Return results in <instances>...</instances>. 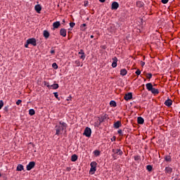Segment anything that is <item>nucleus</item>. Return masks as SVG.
Masks as SVG:
<instances>
[{"label": "nucleus", "instance_id": "nucleus-1", "mask_svg": "<svg viewBox=\"0 0 180 180\" xmlns=\"http://www.w3.org/2000/svg\"><path fill=\"white\" fill-rule=\"evenodd\" d=\"M96 165H98V163H96V162L94 161L91 162V169L89 171V174H91V175H94V174H95V172L96 171Z\"/></svg>", "mask_w": 180, "mask_h": 180}, {"label": "nucleus", "instance_id": "nucleus-2", "mask_svg": "<svg viewBox=\"0 0 180 180\" xmlns=\"http://www.w3.org/2000/svg\"><path fill=\"white\" fill-rule=\"evenodd\" d=\"M56 135L60 136L63 131H64V127H60L59 125L56 126Z\"/></svg>", "mask_w": 180, "mask_h": 180}, {"label": "nucleus", "instance_id": "nucleus-3", "mask_svg": "<svg viewBox=\"0 0 180 180\" xmlns=\"http://www.w3.org/2000/svg\"><path fill=\"white\" fill-rule=\"evenodd\" d=\"M91 134H92V130L91 128L86 127L83 133V136H86V137H91Z\"/></svg>", "mask_w": 180, "mask_h": 180}, {"label": "nucleus", "instance_id": "nucleus-4", "mask_svg": "<svg viewBox=\"0 0 180 180\" xmlns=\"http://www.w3.org/2000/svg\"><path fill=\"white\" fill-rule=\"evenodd\" d=\"M26 43H27V44H32V46H37V43L36 41V39L34 38H30L27 40Z\"/></svg>", "mask_w": 180, "mask_h": 180}, {"label": "nucleus", "instance_id": "nucleus-5", "mask_svg": "<svg viewBox=\"0 0 180 180\" xmlns=\"http://www.w3.org/2000/svg\"><path fill=\"white\" fill-rule=\"evenodd\" d=\"M35 165H36V162H34L33 161L30 162L29 164L26 167L27 171H30L31 169H33V168H34Z\"/></svg>", "mask_w": 180, "mask_h": 180}, {"label": "nucleus", "instance_id": "nucleus-6", "mask_svg": "<svg viewBox=\"0 0 180 180\" xmlns=\"http://www.w3.org/2000/svg\"><path fill=\"white\" fill-rule=\"evenodd\" d=\"M108 115L105 114L103 115L101 117H98V122H99V125L101 124V123H103L105 122V119H107Z\"/></svg>", "mask_w": 180, "mask_h": 180}, {"label": "nucleus", "instance_id": "nucleus-7", "mask_svg": "<svg viewBox=\"0 0 180 180\" xmlns=\"http://www.w3.org/2000/svg\"><path fill=\"white\" fill-rule=\"evenodd\" d=\"M112 153L115 155L117 154V155H123V151L120 149H112Z\"/></svg>", "mask_w": 180, "mask_h": 180}, {"label": "nucleus", "instance_id": "nucleus-8", "mask_svg": "<svg viewBox=\"0 0 180 180\" xmlns=\"http://www.w3.org/2000/svg\"><path fill=\"white\" fill-rule=\"evenodd\" d=\"M131 98H133V94H131V92H129L124 95V99L125 101H130V99H131Z\"/></svg>", "mask_w": 180, "mask_h": 180}, {"label": "nucleus", "instance_id": "nucleus-9", "mask_svg": "<svg viewBox=\"0 0 180 180\" xmlns=\"http://www.w3.org/2000/svg\"><path fill=\"white\" fill-rule=\"evenodd\" d=\"M78 54L81 55L79 56V58H81L82 60H85V57H86V56L85 55V52H84L83 49H80V51L78 53Z\"/></svg>", "mask_w": 180, "mask_h": 180}, {"label": "nucleus", "instance_id": "nucleus-10", "mask_svg": "<svg viewBox=\"0 0 180 180\" xmlns=\"http://www.w3.org/2000/svg\"><path fill=\"white\" fill-rule=\"evenodd\" d=\"M117 8H119V3H117L116 1L112 2V6H111V9H112V11L113 10L116 11V9H117Z\"/></svg>", "mask_w": 180, "mask_h": 180}, {"label": "nucleus", "instance_id": "nucleus-11", "mask_svg": "<svg viewBox=\"0 0 180 180\" xmlns=\"http://www.w3.org/2000/svg\"><path fill=\"white\" fill-rule=\"evenodd\" d=\"M112 68H116V67H117V58L115 57L112 58Z\"/></svg>", "mask_w": 180, "mask_h": 180}, {"label": "nucleus", "instance_id": "nucleus-12", "mask_svg": "<svg viewBox=\"0 0 180 180\" xmlns=\"http://www.w3.org/2000/svg\"><path fill=\"white\" fill-rule=\"evenodd\" d=\"M60 36H63V37H65V36H67V30L64 28L60 29Z\"/></svg>", "mask_w": 180, "mask_h": 180}, {"label": "nucleus", "instance_id": "nucleus-13", "mask_svg": "<svg viewBox=\"0 0 180 180\" xmlns=\"http://www.w3.org/2000/svg\"><path fill=\"white\" fill-rule=\"evenodd\" d=\"M165 105L169 108V106H172V100L168 98L165 102Z\"/></svg>", "mask_w": 180, "mask_h": 180}, {"label": "nucleus", "instance_id": "nucleus-14", "mask_svg": "<svg viewBox=\"0 0 180 180\" xmlns=\"http://www.w3.org/2000/svg\"><path fill=\"white\" fill-rule=\"evenodd\" d=\"M119 127H122V122L117 121L114 123V128L115 129H119Z\"/></svg>", "mask_w": 180, "mask_h": 180}, {"label": "nucleus", "instance_id": "nucleus-15", "mask_svg": "<svg viewBox=\"0 0 180 180\" xmlns=\"http://www.w3.org/2000/svg\"><path fill=\"white\" fill-rule=\"evenodd\" d=\"M34 9L37 13H40L41 11V6H40V4H37L34 6Z\"/></svg>", "mask_w": 180, "mask_h": 180}, {"label": "nucleus", "instance_id": "nucleus-16", "mask_svg": "<svg viewBox=\"0 0 180 180\" xmlns=\"http://www.w3.org/2000/svg\"><path fill=\"white\" fill-rule=\"evenodd\" d=\"M61 23H60V21H56L53 23V29H58L60 27Z\"/></svg>", "mask_w": 180, "mask_h": 180}, {"label": "nucleus", "instance_id": "nucleus-17", "mask_svg": "<svg viewBox=\"0 0 180 180\" xmlns=\"http://www.w3.org/2000/svg\"><path fill=\"white\" fill-rule=\"evenodd\" d=\"M146 89H148V91H149L150 92L151 91H153V84H151V83H147L146 84Z\"/></svg>", "mask_w": 180, "mask_h": 180}, {"label": "nucleus", "instance_id": "nucleus-18", "mask_svg": "<svg viewBox=\"0 0 180 180\" xmlns=\"http://www.w3.org/2000/svg\"><path fill=\"white\" fill-rule=\"evenodd\" d=\"M137 122L139 124H144V118L142 117H138Z\"/></svg>", "mask_w": 180, "mask_h": 180}, {"label": "nucleus", "instance_id": "nucleus-19", "mask_svg": "<svg viewBox=\"0 0 180 180\" xmlns=\"http://www.w3.org/2000/svg\"><path fill=\"white\" fill-rule=\"evenodd\" d=\"M43 34L45 39H49V37H50V32H49L47 30H44Z\"/></svg>", "mask_w": 180, "mask_h": 180}, {"label": "nucleus", "instance_id": "nucleus-20", "mask_svg": "<svg viewBox=\"0 0 180 180\" xmlns=\"http://www.w3.org/2000/svg\"><path fill=\"white\" fill-rule=\"evenodd\" d=\"M150 92L152 94H153L154 95H158V94H160V91H158V89H155L154 87H153L152 90L150 91Z\"/></svg>", "mask_w": 180, "mask_h": 180}, {"label": "nucleus", "instance_id": "nucleus-21", "mask_svg": "<svg viewBox=\"0 0 180 180\" xmlns=\"http://www.w3.org/2000/svg\"><path fill=\"white\" fill-rule=\"evenodd\" d=\"M77 160H78V155H77L76 154L72 155L71 157V161H72V162H75Z\"/></svg>", "mask_w": 180, "mask_h": 180}, {"label": "nucleus", "instance_id": "nucleus-22", "mask_svg": "<svg viewBox=\"0 0 180 180\" xmlns=\"http://www.w3.org/2000/svg\"><path fill=\"white\" fill-rule=\"evenodd\" d=\"M165 172L166 174H172V168L169 167H167L165 168Z\"/></svg>", "mask_w": 180, "mask_h": 180}, {"label": "nucleus", "instance_id": "nucleus-23", "mask_svg": "<svg viewBox=\"0 0 180 180\" xmlns=\"http://www.w3.org/2000/svg\"><path fill=\"white\" fill-rule=\"evenodd\" d=\"M23 169H25V167H23L22 165L19 164V165L17 166L16 171H23Z\"/></svg>", "mask_w": 180, "mask_h": 180}, {"label": "nucleus", "instance_id": "nucleus-24", "mask_svg": "<svg viewBox=\"0 0 180 180\" xmlns=\"http://www.w3.org/2000/svg\"><path fill=\"white\" fill-rule=\"evenodd\" d=\"M136 6L138 8H143L144 6V3H143V1H137Z\"/></svg>", "mask_w": 180, "mask_h": 180}, {"label": "nucleus", "instance_id": "nucleus-25", "mask_svg": "<svg viewBox=\"0 0 180 180\" xmlns=\"http://www.w3.org/2000/svg\"><path fill=\"white\" fill-rule=\"evenodd\" d=\"M127 70L126 69H122L120 70V75H122V77H124V75H127Z\"/></svg>", "mask_w": 180, "mask_h": 180}, {"label": "nucleus", "instance_id": "nucleus-26", "mask_svg": "<svg viewBox=\"0 0 180 180\" xmlns=\"http://www.w3.org/2000/svg\"><path fill=\"white\" fill-rule=\"evenodd\" d=\"M59 124H60V125H59L60 127H63V129H66L67 128V124L65 123V122H62V121H60V122H59Z\"/></svg>", "mask_w": 180, "mask_h": 180}, {"label": "nucleus", "instance_id": "nucleus-27", "mask_svg": "<svg viewBox=\"0 0 180 180\" xmlns=\"http://www.w3.org/2000/svg\"><path fill=\"white\" fill-rule=\"evenodd\" d=\"M58 84H53L50 86V88H52V89H58Z\"/></svg>", "mask_w": 180, "mask_h": 180}, {"label": "nucleus", "instance_id": "nucleus-28", "mask_svg": "<svg viewBox=\"0 0 180 180\" xmlns=\"http://www.w3.org/2000/svg\"><path fill=\"white\" fill-rule=\"evenodd\" d=\"M93 153L96 157H99V155H101V151L98 150H95Z\"/></svg>", "mask_w": 180, "mask_h": 180}, {"label": "nucleus", "instance_id": "nucleus-29", "mask_svg": "<svg viewBox=\"0 0 180 180\" xmlns=\"http://www.w3.org/2000/svg\"><path fill=\"white\" fill-rule=\"evenodd\" d=\"M35 113H36V111H34V109H30L29 110V115L30 116H34V115H35Z\"/></svg>", "mask_w": 180, "mask_h": 180}, {"label": "nucleus", "instance_id": "nucleus-30", "mask_svg": "<svg viewBox=\"0 0 180 180\" xmlns=\"http://www.w3.org/2000/svg\"><path fill=\"white\" fill-rule=\"evenodd\" d=\"M110 106H112V108H116L117 106V104H116V102L115 101H111L110 102Z\"/></svg>", "mask_w": 180, "mask_h": 180}, {"label": "nucleus", "instance_id": "nucleus-31", "mask_svg": "<svg viewBox=\"0 0 180 180\" xmlns=\"http://www.w3.org/2000/svg\"><path fill=\"white\" fill-rule=\"evenodd\" d=\"M146 169L148 171V172H151L153 171V166L150 165H147Z\"/></svg>", "mask_w": 180, "mask_h": 180}, {"label": "nucleus", "instance_id": "nucleus-32", "mask_svg": "<svg viewBox=\"0 0 180 180\" xmlns=\"http://www.w3.org/2000/svg\"><path fill=\"white\" fill-rule=\"evenodd\" d=\"M52 68H53V70H58V65H57L56 63H53L52 64Z\"/></svg>", "mask_w": 180, "mask_h": 180}, {"label": "nucleus", "instance_id": "nucleus-33", "mask_svg": "<svg viewBox=\"0 0 180 180\" xmlns=\"http://www.w3.org/2000/svg\"><path fill=\"white\" fill-rule=\"evenodd\" d=\"M165 161H167V162H171V156L169 155L166 156Z\"/></svg>", "mask_w": 180, "mask_h": 180}, {"label": "nucleus", "instance_id": "nucleus-34", "mask_svg": "<svg viewBox=\"0 0 180 180\" xmlns=\"http://www.w3.org/2000/svg\"><path fill=\"white\" fill-rule=\"evenodd\" d=\"M146 78H148V79H151V78H153V74L151 73H148L146 75Z\"/></svg>", "mask_w": 180, "mask_h": 180}, {"label": "nucleus", "instance_id": "nucleus-35", "mask_svg": "<svg viewBox=\"0 0 180 180\" xmlns=\"http://www.w3.org/2000/svg\"><path fill=\"white\" fill-rule=\"evenodd\" d=\"M75 64H76L77 67H79V65H81V62H79V60H77L75 61Z\"/></svg>", "mask_w": 180, "mask_h": 180}, {"label": "nucleus", "instance_id": "nucleus-36", "mask_svg": "<svg viewBox=\"0 0 180 180\" xmlns=\"http://www.w3.org/2000/svg\"><path fill=\"white\" fill-rule=\"evenodd\" d=\"M44 85L45 86H47L48 88H50V86H51L50 84L46 81L44 82Z\"/></svg>", "mask_w": 180, "mask_h": 180}, {"label": "nucleus", "instance_id": "nucleus-37", "mask_svg": "<svg viewBox=\"0 0 180 180\" xmlns=\"http://www.w3.org/2000/svg\"><path fill=\"white\" fill-rule=\"evenodd\" d=\"M53 95H54L55 98H56V99H58V101H60V98L58 97V92L53 93Z\"/></svg>", "mask_w": 180, "mask_h": 180}, {"label": "nucleus", "instance_id": "nucleus-38", "mask_svg": "<svg viewBox=\"0 0 180 180\" xmlns=\"http://www.w3.org/2000/svg\"><path fill=\"white\" fill-rule=\"evenodd\" d=\"M140 155H136V156H134V160L135 161H140Z\"/></svg>", "mask_w": 180, "mask_h": 180}, {"label": "nucleus", "instance_id": "nucleus-39", "mask_svg": "<svg viewBox=\"0 0 180 180\" xmlns=\"http://www.w3.org/2000/svg\"><path fill=\"white\" fill-rule=\"evenodd\" d=\"M4 108V101L1 100L0 101V110Z\"/></svg>", "mask_w": 180, "mask_h": 180}, {"label": "nucleus", "instance_id": "nucleus-40", "mask_svg": "<svg viewBox=\"0 0 180 180\" xmlns=\"http://www.w3.org/2000/svg\"><path fill=\"white\" fill-rule=\"evenodd\" d=\"M4 112H8V110H9V105H7V106L4 107Z\"/></svg>", "mask_w": 180, "mask_h": 180}, {"label": "nucleus", "instance_id": "nucleus-41", "mask_svg": "<svg viewBox=\"0 0 180 180\" xmlns=\"http://www.w3.org/2000/svg\"><path fill=\"white\" fill-rule=\"evenodd\" d=\"M135 74H136V75H140V74H141V71L138 69L136 72H135Z\"/></svg>", "mask_w": 180, "mask_h": 180}, {"label": "nucleus", "instance_id": "nucleus-42", "mask_svg": "<svg viewBox=\"0 0 180 180\" xmlns=\"http://www.w3.org/2000/svg\"><path fill=\"white\" fill-rule=\"evenodd\" d=\"M118 134H120V136H123V131L122 129H119L117 131Z\"/></svg>", "mask_w": 180, "mask_h": 180}, {"label": "nucleus", "instance_id": "nucleus-43", "mask_svg": "<svg viewBox=\"0 0 180 180\" xmlns=\"http://www.w3.org/2000/svg\"><path fill=\"white\" fill-rule=\"evenodd\" d=\"M20 103H22V100H18L16 102V105H18V106H19V105H20Z\"/></svg>", "mask_w": 180, "mask_h": 180}, {"label": "nucleus", "instance_id": "nucleus-44", "mask_svg": "<svg viewBox=\"0 0 180 180\" xmlns=\"http://www.w3.org/2000/svg\"><path fill=\"white\" fill-rule=\"evenodd\" d=\"M168 1H169V0H162L161 1V2H162V4H168Z\"/></svg>", "mask_w": 180, "mask_h": 180}, {"label": "nucleus", "instance_id": "nucleus-45", "mask_svg": "<svg viewBox=\"0 0 180 180\" xmlns=\"http://www.w3.org/2000/svg\"><path fill=\"white\" fill-rule=\"evenodd\" d=\"M70 27H74L75 26V22H70Z\"/></svg>", "mask_w": 180, "mask_h": 180}, {"label": "nucleus", "instance_id": "nucleus-46", "mask_svg": "<svg viewBox=\"0 0 180 180\" xmlns=\"http://www.w3.org/2000/svg\"><path fill=\"white\" fill-rule=\"evenodd\" d=\"M50 53H51V54H54L56 53V50L51 49Z\"/></svg>", "mask_w": 180, "mask_h": 180}, {"label": "nucleus", "instance_id": "nucleus-47", "mask_svg": "<svg viewBox=\"0 0 180 180\" xmlns=\"http://www.w3.org/2000/svg\"><path fill=\"white\" fill-rule=\"evenodd\" d=\"M29 44H27H27H25V49H29Z\"/></svg>", "mask_w": 180, "mask_h": 180}, {"label": "nucleus", "instance_id": "nucleus-48", "mask_svg": "<svg viewBox=\"0 0 180 180\" xmlns=\"http://www.w3.org/2000/svg\"><path fill=\"white\" fill-rule=\"evenodd\" d=\"M141 67H144V65H146V63L141 61Z\"/></svg>", "mask_w": 180, "mask_h": 180}, {"label": "nucleus", "instance_id": "nucleus-49", "mask_svg": "<svg viewBox=\"0 0 180 180\" xmlns=\"http://www.w3.org/2000/svg\"><path fill=\"white\" fill-rule=\"evenodd\" d=\"M111 141H116V136H113V137L111 139Z\"/></svg>", "mask_w": 180, "mask_h": 180}, {"label": "nucleus", "instance_id": "nucleus-50", "mask_svg": "<svg viewBox=\"0 0 180 180\" xmlns=\"http://www.w3.org/2000/svg\"><path fill=\"white\" fill-rule=\"evenodd\" d=\"M112 158L114 159V160H117V157H116V155H115V154H112Z\"/></svg>", "mask_w": 180, "mask_h": 180}, {"label": "nucleus", "instance_id": "nucleus-51", "mask_svg": "<svg viewBox=\"0 0 180 180\" xmlns=\"http://www.w3.org/2000/svg\"><path fill=\"white\" fill-rule=\"evenodd\" d=\"M66 171H68V172H70V171H71V167L66 168Z\"/></svg>", "mask_w": 180, "mask_h": 180}, {"label": "nucleus", "instance_id": "nucleus-52", "mask_svg": "<svg viewBox=\"0 0 180 180\" xmlns=\"http://www.w3.org/2000/svg\"><path fill=\"white\" fill-rule=\"evenodd\" d=\"M86 27V24H82V27Z\"/></svg>", "mask_w": 180, "mask_h": 180}, {"label": "nucleus", "instance_id": "nucleus-53", "mask_svg": "<svg viewBox=\"0 0 180 180\" xmlns=\"http://www.w3.org/2000/svg\"><path fill=\"white\" fill-rule=\"evenodd\" d=\"M95 124L97 126V127H99V126H100L99 123L98 124V123L96 122Z\"/></svg>", "mask_w": 180, "mask_h": 180}, {"label": "nucleus", "instance_id": "nucleus-54", "mask_svg": "<svg viewBox=\"0 0 180 180\" xmlns=\"http://www.w3.org/2000/svg\"><path fill=\"white\" fill-rule=\"evenodd\" d=\"M105 1H106V0H99V1L102 2V3L105 2Z\"/></svg>", "mask_w": 180, "mask_h": 180}, {"label": "nucleus", "instance_id": "nucleus-55", "mask_svg": "<svg viewBox=\"0 0 180 180\" xmlns=\"http://www.w3.org/2000/svg\"><path fill=\"white\" fill-rule=\"evenodd\" d=\"M84 6H88V1L84 4Z\"/></svg>", "mask_w": 180, "mask_h": 180}, {"label": "nucleus", "instance_id": "nucleus-56", "mask_svg": "<svg viewBox=\"0 0 180 180\" xmlns=\"http://www.w3.org/2000/svg\"><path fill=\"white\" fill-rule=\"evenodd\" d=\"M91 39H94V35L90 36Z\"/></svg>", "mask_w": 180, "mask_h": 180}, {"label": "nucleus", "instance_id": "nucleus-57", "mask_svg": "<svg viewBox=\"0 0 180 180\" xmlns=\"http://www.w3.org/2000/svg\"><path fill=\"white\" fill-rule=\"evenodd\" d=\"M63 23H65V20H63Z\"/></svg>", "mask_w": 180, "mask_h": 180}, {"label": "nucleus", "instance_id": "nucleus-58", "mask_svg": "<svg viewBox=\"0 0 180 180\" xmlns=\"http://www.w3.org/2000/svg\"><path fill=\"white\" fill-rule=\"evenodd\" d=\"M2 176V174L0 173V177Z\"/></svg>", "mask_w": 180, "mask_h": 180}]
</instances>
